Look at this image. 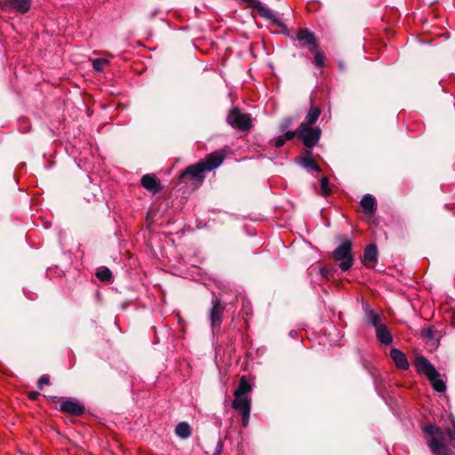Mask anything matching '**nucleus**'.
Returning a JSON list of instances; mask_svg holds the SVG:
<instances>
[{
  "instance_id": "obj_1",
  "label": "nucleus",
  "mask_w": 455,
  "mask_h": 455,
  "mask_svg": "<svg viewBox=\"0 0 455 455\" xmlns=\"http://www.w3.org/2000/svg\"><path fill=\"white\" fill-rule=\"evenodd\" d=\"M421 430L433 455H454L449 443L455 440V421L446 430L434 424L424 425Z\"/></svg>"
},
{
  "instance_id": "obj_2",
  "label": "nucleus",
  "mask_w": 455,
  "mask_h": 455,
  "mask_svg": "<svg viewBox=\"0 0 455 455\" xmlns=\"http://www.w3.org/2000/svg\"><path fill=\"white\" fill-rule=\"evenodd\" d=\"M225 156L221 152H213L195 164L188 166L179 176L180 183L192 181L196 186L201 185L204 180V172H211L219 167L224 161Z\"/></svg>"
},
{
  "instance_id": "obj_3",
  "label": "nucleus",
  "mask_w": 455,
  "mask_h": 455,
  "mask_svg": "<svg viewBox=\"0 0 455 455\" xmlns=\"http://www.w3.org/2000/svg\"><path fill=\"white\" fill-rule=\"evenodd\" d=\"M413 365L419 374L427 377L434 390L440 393L446 390V384L442 379H440V373L425 356H416Z\"/></svg>"
},
{
  "instance_id": "obj_4",
  "label": "nucleus",
  "mask_w": 455,
  "mask_h": 455,
  "mask_svg": "<svg viewBox=\"0 0 455 455\" xmlns=\"http://www.w3.org/2000/svg\"><path fill=\"white\" fill-rule=\"evenodd\" d=\"M352 246V242L346 239L333 251V259L339 262V267L342 271H347L353 266Z\"/></svg>"
},
{
  "instance_id": "obj_5",
  "label": "nucleus",
  "mask_w": 455,
  "mask_h": 455,
  "mask_svg": "<svg viewBox=\"0 0 455 455\" xmlns=\"http://www.w3.org/2000/svg\"><path fill=\"white\" fill-rule=\"evenodd\" d=\"M321 135L322 130L318 126L300 124L298 127V138L308 149H311L319 142Z\"/></svg>"
},
{
  "instance_id": "obj_6",
  "label": "nucleus",
  "mask_w": 455,
  "mask_h": 455,
  "mask_svg": "<svg viewBox=\"0 0 455 455\" xmlns=\"http://www.w3.org/2000/svg\"><path fill=\"white\" fill-rule=\"evenodd\" d=\"M227 123L233 128H236L242 132L249 131L252 126L251 115L242 113L237 108H234L228 111Z\"/></svg>"
},
{
  "instance_id": "obj_7",
  "label": "nucleus",
  "mask_w": 455,
  "mask_h": 455,
  "mask_svg": "<svg viewBox=\"0 0 455 455\" xmlns=\"http://www.w3.org/2000/svg\"><path fill=\"white\" fill-rule=\"evenodd\" d=\"M251 399L249 395L234 396L231 406L235 411L240 412L242 417V426L247 427L251 415Z\"/></svg>"
},
{
  "instance_id": "obj_8",
  "label": "nucleus",
  "mask_w": 455,
  "mask_h": 455,
  "mask_svg": "<svg viewBox=\"0 0 455 455\" xmlns=\"http://www.w3.org/2000/svg\"><path fill=\"white\" fill-rule=\"evenodd\" d=\"M225 308L226 307L221 303L220 299L215 298L212 300V307L210 310V320L212 331L216 329H220Z\"/></svg>"
},
{
  "instance_id": "obj_9",
  "label": "nucleus",
  "mask_w": 455,
  "mask_h": 455,
  "mask_svg": "<svg viewBox=\"0 0 455 455\" xmlns=\"http://www.w3.org/2000/svg\"><path fill=\"white\" fill-rule=\"evenodd\" d=\"M0 8L25 14L31 8V0H0Z\"/></svg>"
},
{
  "instance_id": "obj_10",
  "label": "nucleus",
  "mask_w": 455,
  "mask_h": 455,
  "mask_svg": "<svg viewBox=\"0 0 455 455\" xmlns=\"http://www.w3.org/2000/svg\"><path fill=\"white\" fill-rule=\"evenodd\" d=\"M296 38L299 45L307 48L309 52L315 51V47L319 45L315 35L308 28L298 29Z\"/></svg>"
},
{
  "instance_id": "obj_11",
  "label": "nucleus",
  "mask_w": 455,
  "mask_h": 455,
  "mask_svg": "<svg viewBox=\"0 0 455 455\" xmlns=\"http://www.w3.org/2000/svg\"><path fill=\"white\" fill-rule=\"evenodd\" d=\"M60 410L66 414L80 416L84 412L85 409L76 399L68 398L61 401Z\"/></svg>"
},
{
  "instance_id": "obj_12",
  "label": "nucleus",
  "mask_w": 455,
  "mask_h": 455,
  "mask_svg": "<svg viewBox=\"0 0 455 455\" xmlns=\"http://www.w3.org/2000/svg\"><path fill=\"white\" fill-rule=\"evenodd\" d=\"M141 186L152 194H157L163 190L160 180L153 173L145 174L140 180Z\"/></svg>"
},
{
  "instance_id": "obj_13",
  "label": "nucleus",
  "mask_w": 455,
  "mask_h": 455,
  "mask_svg": "<svg viewBox=\"0 0 455 455\" xmlns=\"http://www.w3.org/2000/svg\"><path fill=\"white\" fill-rule=\"evenodd\" d=\"M378 255L376 244L371 243L364 248L362 263L365 267L372 269L378 262Z\"/></svg>"
},
{
  "instance_id": "obj_14",
  "label": "nucleus",
  "mask_w": 455,
  "mask_h": 455,
  "mask_svg": "<svg viewBox=\"0 0 455 455\" xmlns=\"http://www.w3.org/2000/svg\"><path fill=\"white\" fill-rule=\"evenodd\" d=\"M254 9H256L259 12V14L269 20L272 21L273 24L276 25L278 28L283 29L285 28V26L281 21V20L267 6L263 5L260 2H256L255 5L253 6Z\"/></svg>"
},
{
  "instance_id": "obj_15",
  "label": "nucleus",
  "mask_w": 455,
  "mask_h": 455,
  "mask_svg": "<svg viewBox=\"0 0 455 455\" xmlns=\"http://www.w3.org/2000/svg\"><path fill=\"white\" fill-rule=\"evenodd\" d=\"M360 205L367 217L374 216L377 210V202L373 196L364 195L360 201Z\"/></svg>"
},
{
  "instance_id": "obj_16",
  "label": "nucleus",
  "mask_w": 455,
  "mask_h": 455,
  "mask_svg": "<svg viewBox=\"0 0 455 455\" xmlns=\"http://www.w3.org/2000/svg\"><path fill=\"white\" fill-rule=\"evenodd\" d=\"M390 357L395 363V366L403 371H406L409 369L410 364L408 359L403 352L397 348H392L390 350Z\"/></svg>"
},
{
  "instance_id": "obj_17",
  "label": "nucleus",
  "mask_w": 455,
  "mask_h": 455,
  "mask_svg": "<svg viewBox=\"0 0 455 455\" xmlns=\"http://www.w3.org/2000/svg\"><path fill=\"white\" fill-rule=\"evenodd\" d=\"M377 340L385 346H389L393 342V335L388 327L384 323L375 329Z\"/></svg>"
},
{
  "instance_id": "obj_18",
  "label": "nucleus",
  "mask_w": 455,
  "mask_h": 455,
  "mask_svg": "<svg viewBox=\"0 0 455 455\" xmlns=\"http://www.w3.org/2000/svg\"><path fill=\"white\" fill-rule=\"evenodd\" d=\"M365 317L367 323L375 329L384 324L382 316L372 308L367 307L365 309Z\"/></svg>"
},
{
  "instance_id": "obj_19",
  "label": "nucleus",
  "mask_w": 455,
  "mask_h": 455,
  "mask_svg": "<svg viewBox=\"0 0 455 455\" xmlns=\"http://www.w3.org/2000/svg\"><path fill=\"white\" fill-rule=\"evenodd\" d=\"M251 390H252V387L249 383L246 376H242L239 379L238 387L234 392V396L249 395V394L251 392Z\"/></svg>"
},
{
  "instance_id": "obj_20",
  "label": "nucleus",
  "mask_w": 455,
  "mask_h": 455,
  "mask_svg": "<svg viewBox=\"0 0 455 455\" xmlns=\"http://www.w3.org/2000/svg\"><path fill=\"white\" fill-rule=\"evenodd\" d=\"M320 115V108L317 106L311 105L308 112L305 116L304 121L301 124H306L307 125H314L319 119Z\"/></svg>"
},
{
  "instance_id": "obj_21",
  "label": "nucleus",
  "mask_w": 455,
  "mask_h": 455,
  "mask_svg": "<svg viewBox=\"0 0 455 455\" xmlns=\"http://www.w3.org/2000/svg\"><path fill=\"white\" fill-rule=\"evenodd\" d=\"M310 52L314 54V65L318 68H323L325 66L326 57L324 52L320 49L319 45L315 47V51H310Z\"/></svg>"
},
{
  "instance_id": "obj_22",
  "label": "nucleus",
  "mask_w": 455,
  "mask_h": 455,
  "mask_svg": "<svg viewBox=\"0 0 455 455\" xmlns=\"http://www.w3.org/2000/svg\"><path fill=\"white\" fill-rule=\"evenodd\" d=\"M306 156L301 158V164L306 168H310L317 172H321V168L314 158L310 156L311 151L306 150Z\"/></svg>"
},
{
  "instance_id": "obj_23",
  "label": "nucleus",
  "mask_w": 455,
  "mask_h": 455,
  "mask_svg": "<svg viewBox=\"0 0 455 455\" xmlns=\"http://www.w3.org/2000/svg\"><path fill=\"white\" fill-rule=\"evenodd\" d=\"M175 434L180 438H188L191 435V427L187 422H180L175 427Z\"/></svg>"
},
{
  "instance_id": "obj_24",
  "label": "nucleus",
  "mask_w": 455,
  "mask_h": 455,
  "mask_svg": "<svg viewBox=\"0 0 455 455\" xmlns=\"http://www.w3.org/2000/svg\"><path fill=\"white\" fill-rule=\"evenodd\" d=\"M108 65L109 60L108 59L100 58L92 60V68L95 71L102 72Z\"/></svg>"
},
{
  "instance_id": "obj_25",
  "label": "nucleus",
  "mask_w": 455,
  "mask_h": 455,
  "mask_svg": "<svg viewBox=\"0 0 455 455\" xmlns=\"http://www.w3.org/2000/svg\"><path fill=\"white\" fill-rule=\"evenodd\" d=\"M96 276L102 282H110L113 278L112 273L108 267L98 270Z\"/></svg>"
},
{
  "instance_id": "obj_26",
  "label": "nucleus",
  "mask_w": 455,
  "mask_h": 455,
  "mask_svg": "<svg viewBox=\"0 0 455 455\" xmlns=\"http://www.w3.org/2000/svg\"><path fill=\"white\" fill-rule=\"evenodd\" d=\"M320 188L322 195L324 196H328L331 194V188L329 187V179L328 177H323L320 180Z\"/></svg>"
},
{
  "instance_id": "obj_27",
  "label": "nucleus",
  "mask_w": 455,
  "mask_h": 455,
  "mask_svg": "<svg viewBox=\"0 0 455 455\" xmlns=\"http://www.w3.org/2000/svg\"><path fill=\"white\" fill-rule=\"evenodd\" d=\"M50 384V377L47 374L42 375L38 381H37V387L39 389H43L44 385Z\"/></svg>"
},
{
  "instance_id": "obj_28",
  "label": "nucleus",
  "mask_w": 455,
  "mask_h": 455,
  "mask_svg": "<svg viewBox=\"0 0 455 455\" xmlns=\"http://www.w3.org/2000/svg\"><path fill=\"white\" fill-rule=\"evenodd\" d=\"M282 136L284 137L285 140H291L298 137V128L295 131H288Z\"/></svg>"
},
{
  "instance_id": "obj_29",
  "label": "nucleus",
  "mask_w": 455,
  "mask_h": 455,
  "mask_svg": "<svg viewBox=\"0 0 455 455\" xmlns=\"http://www.w3.org/2000/svg\"><path fill=\"white\" fill-rule=\"evenodd\" d=\"M285 141L286 140H285L284 137L278 136L277 138L275 139V143H274L275 147L279 148L284 145Z\"/></svg>"
},
{
  "instance_id": "obj_30",
  "label": "nucleus",
  "mask_w": 455,
  "mask_h": 455,
  "mask_svg": "<svg viewBox=\"0 0 455 455\" xmlns=\"http://www.w3.org/2000/svg\"><path fill=\"white\" fill-rule=\"evenodd\" d=\"M223 451V442L218 441L217 445L215 447V451L212 455H220Z\"/></svg>"
},
{
  "instance_id": "obj_31",
  "label": "nucleus",
  "mask_w": 455,
  "mask_h": 455,
  "mask_svg": "<svg viewBox=\"0 0 455 455\" xmlns=\"http://www.w3.org/2000/svg\"><path fill=\"white\" fill-rule=\"evenodd\" d=\"M39 396H40V393L38 391H31V392H28V397L31 401H36Z\"/></svg>"
},
{
  "instance_id": "obj_32",
  "label": "nucleus",
  "mask_w": 455,
  "mask_h": 455,
  "mask_svg": "<svg viewBox=\"0 0 455 455\" xmlns=\"http://www.w3.org/2000/svg\"><path fill=\"white\" fill-rule=\"evenodd\" d=\"M448 207V209L450 210H454L455 209V202L454 203H450L446 205Z\"/></svg>"
},
{
  "instance_id": "obj_33",
  "label": "nucleus",
  "mask_w": 455,
  "mask_h": 455,
  "mask_svg": "<svg viewBox=\"0 0 455 455\" xmlns=\"http://www.w3.org/2000/svg\"><path fill=\"white\" fill-rule=\"evenodd\" d=\"M289 124H290V123H287L286 124H284V125L283 126V128H282V129H283V130H284V129L288 128Z\"/></svg>"
}]
</instances>
